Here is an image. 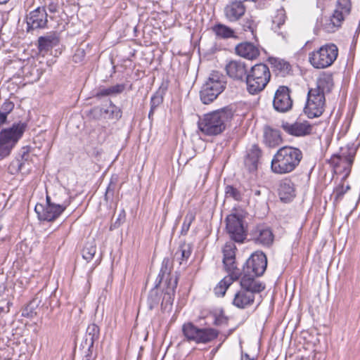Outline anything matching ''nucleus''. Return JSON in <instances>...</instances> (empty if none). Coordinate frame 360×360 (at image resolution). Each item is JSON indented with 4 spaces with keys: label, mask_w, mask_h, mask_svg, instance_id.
I'll return each mask as SVG.
<instances>
[{
    "label": "nucleus",
    "mask_w": 360,
    "mask_h": 360,
    "mask_svg": "<svg viewBox=\"0 0 360 360\" xmlns=\"http://www.w3.org/2000/svg\"><path fill=\"white\" fill-rule=\"evenodd\" d=\"M271 79L269 67L264 63L253 65L246 75V89L248 93L256 95L262 91Z\"/></svg>",
    "instance_id": "20e7f679"
},
{
    "label": "nucleus",
    "mask_w": 360,
    "mask_h": 360,
    "mask_svg": "<svg viewBox=\"0 0 360 360\" xmlns=\"http://www.w3.org/2000/svg\"><path fill=\"white\" fill-rule=\"evenodd\" d=\"M125 89V85L120 84L108 88H101L96 94V97L101 98L110 95L121 94Z\"/></svg>",
    "instance_id": "f704fd0d"
},
{
    "label": "nucleus",
    "mask_w": 360,
    "mask_h": 360,
    "mask_svg": "<svg viewBox=\"0 0 360 360\" xmlns=\"http://www.w3.org/2000/svg\"><path fill=\"white\" fill-rule=\"evenodd\" d=\"M85 57V51L84 49L79 48L76 50L72 59L75 63L82 62Z\"/></svg>",
    "instance_id": "de8ad7c7"
},
{
    "label": "nucleus",
    "mask_w": 360,
    "mask_h": 360,
    "mask_svg": "<svg viewBox=\"0 0 360 360\" xmlns=\"http://www.w3.org/2000/svg\"><path fill=\"white\" fill-rule=\"evenodd\" d=\"M354 159V153H349L347 156L345 157V160L348 164L349 167H351Z\"/></svg>",
    "instance_id": "8fccbe9b"
},
{
    "label": "nucleus",
    "mask_w": 360,
    "mask_h": 360,
    "mask_svg": "<svg viewBox=\"0 0 360 360\" xmlns=\"http://www.w3.org/2000/svg\"><path fill=\"white\" fill-rule=\"evenodd\" d=\"M112 186V184L110 183L108 186V187L107 188V190H106V192H105V198H108V195L110 194H111L112 195H113V190H114V188H111Z\"/></svg>",
    "instance_id": "5fc2aeb1"
},
{
    "label": "nucleus",
    "mask_w": 360,
    "mask_h": 360,
    "mask_svg": "<svg viewBox=\"0 0 360 360\" xmlns=\"http://www.w3.org/2000/svg\"><path fill=\"white\" fill-rule=\"evenodd\" d=\"M17 163H18V168H19V169H20L22 164H21V163H19L18 162Z\"/></svg>",
    "instance_id": "052dcab7"
},
{
    "label": "nucleus",
    "mask_w": 360,
    "mask_h": 360,
    "mask_svg": "<svg viewBox=\"0 0 360 360\" xmlns=\"http://www.w3.org/2000/svg\"><path fill=\"white\" fill-rule=\"evenodd\" d=\"M163 102V94L160 91H158L150 98V107L157 108Z\"/></svg>",
    "instance_id": "37998d69"
},
{
    "label": "nucleus",
    "mask_w": 360,
    "mask_h": 360,
    "mask_svg": "<svg viewBox=\"0 0 360 360\" xmlns=\"http://www.w3.org/2000/svg\"><path fill=\"white\" fill-rule=\"evenodd\" d=\"M191 252L192 247L191 244L186 243L181 244L179 249L175 252L173 265H174L175 262H178L181 265L184 262H185V264H186V260L191 256Z\"/></svg>",
    "instance_id": "c85d7f7f"
},
{
    "label": "nucleus",
    "mask_w": 360,
    "mask_h": 360,
    "mask_svg": "<svg viewBox=\"0 0 360 360\" xmlns=\"http://www.w3.org/2000/svg\"><path fill=\"white\" fill-rule=\"evenodd\" d=\"M251 240L262 247H270L274 242V236L271 229L263 225L257 226L251 232Z\"/></svg>",
    "instance_id": "2eb2a0df"
},
{
    "label": "nucleus",
    "mask_w": 360,
    "mask_h": 360,
    "mask_svg": "<svg viewBox=\"0 0 360 360\" xmlns=\"http://www.w3.org/2000/svg\"><path fill=\"white\" fill-rule=\"evenodd\" d=\"M5 114H0V127L6 122ZM27 128L25 122H19L11 127L4 129L0 132V160L8 157L21 138Z\"/></svg>",
    "instance_id": "7ed1b4c3"
},
{
    "label": "nucleus",
    "mask_w": 360,
    "mask_h": 360,
    "mask_svg": "<svg viewBox=\"0 0 360 360\" xmlns=\"http://www.w3.org/2000/svg\"><path fill=\"white\" fill-rule=\"evenodd\" d=\"M350 0H338L333 15L323 22V29L328 33H333L339 29L345 18L350 14Z\"/></svg>",
    "instance_id": "1a4fd4ad"
},
{
    "label": "nucleus",
    "mask_w": 360,
    "mask_h": 360,
    "mask_svg": "<svg viewBox=\"0 0 360 360\" xmlns=\"http://www.w3.org/2000/svg\"><path fill=\"white\" fill-rule=\"evenodd\" d=\"M282 129L288 134L294 136H306L312 134L313 125L307 121H296L293 123L283 122Z\"/></svg>",
    "instance_id": "dca6fc26"
},
{
    "label": "nucleus",
    "mask_w": 360,
    "mask_h": 360,
    "mask_svg": "<svg viewBox=\"0 0 360 360\" xmlns=\"http://www.w3.org/2000/svg\"><path fill=\"white\" fill-rule=\"evenodd\" d=\"M265 191H266V190L264 188H263L262 190H261V189L252 190V195L255 197H259L260 195H262V193H264Z\"/></svg>",
    "instance_id": "864d4df0"
},
{
    "label": "nucleus",
    "mask_w": 360,
    "mask_h": 360,
    "mask_svg": "<svg viewBox=\"0 0 360 360\" xmlns=\"http://www.w3.org/2000/svg\"><path fill=\"white\" fill-rule=\"evenodd\" d=\"M207 318H211L213 321V325L216 326H227L229 318L224 314L223 309H214L207 313Z\"/></svg>",
    "instance_id": "2f4dec72"
},
{
    "label": "nucleus",
    "mask_w": 360,
    "mask_h": 360,
    "mask_svg": "<svg viewBox=\"0 0 360 360\" xmlns=\"http://www.w3.org/2000/svg\"><path fill=\"white\" fill-rule=\"evenodd\" d=\"M263 137L264 144L269 148L278 146L283 141L280 131L269 126L264 127Z\"/></svg>",
    "instance_id": "b1692460"
},
{
    "label": "nucleus",
    "mask_w": 360,
    "mask_h": 360,
    "mask_svg": "<svg viewBox=\"0 0 360 360\" xmlns=\"http://www.w3.org/2000/svg\"><path fill=\"white\" fill-rule=\"evenodd\" d=\"M255 299V295L240 287L235 294L232 304L238 309H245L253 304Z\"/></svg>",
    "instance_id": "412c9836"
},
{
    "label": "nucleus",
    "mask_w": 360,
    "mask_h": 360,
    "mask_svg": "<svg viewBox=\"0 0 360 360\" xmlns=\"http://www.w3.org/2000/svg\"><path fill=\"white\" fill-rule=\"evenodd\" d=\"M99 327L95 323L89 324L86 328L84 340V344L88 347V350H90L94 347V342L99 338Z\"/></svg>",
    "instance_id": "c756f323"
},
{
    "label": "nucleus",
    "mask_w": 360,
    "mask_h": 360,
    "mask_svg": "<svg viewBox=\"0 0 360 360\" xmlns=\"http://www.w3.org/2000/svg\"><path fill=\"white\" fill-rule=\"evenodd\" d=\"M182 334L187 342L195 344H208L216 340L219 330L211 328H199L191 321L186 322L181 328Z\"/></svg>",
    "instance_id": "39448f33"
},
{
    "label": "nucleus",
    "mask_w": 360,
    "mask_h": 360,
    "mask_svg": "<svg viewBox=\"0 0 360 360\" xmlns=\"http://www.w3.org/2000/svg\"><path fill=\"white\" fill-rule=\"evenodd\" d=\"M291 90L286 86H279L275 92L273 106L279 112H286L292 108L293 101L291 98Z\"/></svg>",
    "instance_id": "4468645a"
},
{
    "label": "nucleus",
    "mask_w": 360,
    "mask_h": 360,
    "mask_svg": "<svg viewBox=\"0 0 360 360\" xmlns=\"http://www.w3.org/2000/svg\"><path fill=\"white\" fill-rule=\"evenodd\" d=\"M278 194L282 201L287 202L295 197L294 184L289 179L283 180L279 186Z\"/></svg>",
    "instance_id": "a878e982"
},
{
    "label": "nucleus",
    "mask_w": 360,
    "mask_h": 360,
    "mask_svg": "<svg viewBox=\"0 0 360 360\" xmlns=\"http://www.w3.org/2000/svg\"><path fill=\"white\" fill-rule=\"evenodd\" d=\"M14 108V104L11 101H6L1 106V109L4 112H0V114H5L7 117L8 115L13 110Z\"/></svg>",
    "instance_id": "09e8293b"
},
{
    "label": "nucleus",
    "mask_w": 360,
    "mask_h": 360,
    "mask_svg": "<svg viewBox=\"0 0 360 360\" xmlns=\"http://www.w3.org/2000/svg\"><path fill=\"white\" fill-rule=\"evenodd\" d=\"M177 283V271H160L155 281V287L158 288L162 285L165 287L166 291L163 297V300H166L167 302L172 304L173 302L172 296L174 295Z\"/></svg>",
    "instance_id": "9d476101"
},
{
    "label": "nucleus",
    "mask_w": 360,
    "mask_h": 360,
    "mask_svg": "<svg viewBox=\"0 0 360 360\" xmlns=\"http://www.w3.org/2000/svg\"><path fill=\"white\" fill-rule=\"evenodd\" d=\"M338 56V49L334 44H327L309 53V60L311 65L317 69L330 66Z\"/></svg>",
    "instance_id": "6e6552de"
},
{
    "label": "nucleus",
    "mask_w": 360,
    "mask_h": 360,
    "mask_svg": "<svg viewBox=\"0 0 360 360\" xmlns=\"http://www.w3.org/2000/svg\"><path fill=\"white\" fill-rule=\"evenodd\" d=\"M226 198H231L237 201H240L242 199L241 193L236 188L232 186H227L225 188Z\"/></svg>",
    "instance_id": "a19ab883"
},
{
    "label": "nucleus",
    "mask_w": 360,
    "mask_h": 360,
    "mask_svg": "<svg viewBox=\"0 0 360 360\" xmlns=\"http://www.w3.org/2000/svg\"><path fill=\"white\" fill-rule=\"evenodd\" d=\"M4 311V308L2 307H0V314H2Z\"/></svg>",
    "instance_id": "bf43d9fd"
},
{
    "label": "nucleus",
    "mask_w": 360,
    "mask_h": 360,
    "mask_svg": "<svg viewBox=\"0 0 360 360\" xmlns=\"http://www.w3.org/2000/svg\"><path fill=\"white\" fill-rule=\"evenodd\" d=\"M244 31H250L252 36H255L256 24L252 19H248L243 25Z\"/></svg>",
    "instance_id": "49530a36"
},
{
    "label": "nucleus",
    "mask_w": 360,
    "mask_h": 360,
    "mask_svg": "<svg viewBox=\"0 0 360 360\" xmlns=\"http://www.w3.org/2000/svg\"><path fill=\"white\" fill-rule=\"evenodd\" d=\"M2 224L0 223V231L1 230Z\"/></svg>",
    "instance_id": "680f3d73"
},
{
    "label": "nucleus",
    "mask_w": 360,
    "mask_h": 360,
    "mask_svg": "<svg viewBox=\"0 0 360 360\" xmlns=\"http://www.w3.org/2000/svg\"><path fill=\"white\" fill-rule=\"evenodd\" d=\"M9 0H0V4H6Z\"/></svg>",
    "instance_id": "13d9d810"
},
{
    "label": "nucleus",
    "mask_w": 360,
    "mask_h": 360,
    "mask_svg": "<svg viewBox=\"0 0 360 360\" xmlns=\"http://www.w3.org/2000/svg\"><path fill=\"white\" fill-rule=\"evenodd\" d=\"M48 15L44 7H38L27 16L28 30L41 29L46 27Z\"/></svg>",
    "instance_id": "a211bd4d"
},
{
    "label": "nucleus",
    "mask_w": 360,
    "mask_h": 360,
    "mask_svg": "<svg viewBox=\"0 0 360 360\" xmlns=\"http://www.w3.org/2000/svg\"><path fill=\"white\" fill-rule=\"evenodd\" d=\"M226 231L229 237L237 243H243L246 238L243 221L236 214H230L226 219Z\"/></svg>",
    "instance_id": "ddd939ff"
},
{
    "label": "nucleus",
    "mask_w": 360,
    "mask_h": 360,
    "mask_svg": "<svg viewBox=\"0 0 360 360\" xmlns=\"http://www.w3.org/2000/svg\"><path fill=\"white\" fill-rule=\"evenodd\" d=\"M333 85L334 84L332 75H323L317 79L316 87L311 88L309 89L316 91L319 94L325 96L326 94L330 92Z\"/></svg>",
    "instance_id": "bb28decb"
},
{
    "label": "nucleus",
    "mask_w": 360,
    "mask_h": 360,
    "mask_svg": "<svg viewBox=\"0 0 360 360\" xmlns=\"http://www.w3.org/2000/svg\"><path fill=\"white\" fill-rule=\"evenodd\" d=\"M245 266L248 270H266L267 258L262 252H255L246 261Z\"/></svg>",
    "instance_id": "4be33fe9"
},
{
    "label": "nucleus",
    "mask_w": 360,
    "mask_h": 360,
    "mask_svg": "<svg viewBox=\"0 0 360 360\" xmlns=\"http://www.w3.org/2000/svg\"><path fill=\"white\" fill-rule=\"evenodd\" d=\"M48 9L50 13H55L58 11V6L53 2H51L48 6Z\"/></svg>",
    "instance_id": "3c124183"
},
{
    "label": "nucleus",
    "mask_w": 360,
    "mask_h": 360,
    "mask_svg": "<svg viewBox=\"0 0 360 360\" xmlns=\"http://www.w3.org/2000/svg\"><path fill=\"white\" fill-rule=\"evenodd\" d=\"M226 77L218 71H212L200 91L201 101L204 104L213 102L225 89Z\"/></svg>",
    "instance_id": "423d86ee"
},
{
    "label": "nucleus",
    "mask_w": 360,
    "mask_h": 360,
    "mask_svg": "<svg viewBox=\"0 0 360 360\" xmlns=\"http://www.w3.org/2000/svg\"><path fill=\"white\" fill-rule=\"evenodd\" d=\"M325 106V96L316 91L309 89L307 94V103L304 108V112L307 117L309 118L320 117L324 111Z\"/></svg>",
    "instance_id": "9b49d317"
},
{
    "label": "nucleus",
    "mask_w": 360,
    "mask_h": 360,
    "mask_svg": "<svg viewBox=\"0 0 360 360\" xmlns=\"http://www.w3.org/2000/svg\"><path fill=\"white\" fill-rule=\"evenodd\" d=\"M69 201L61 202L56 197L46 195V205L37 204L34 210L41 221H52L56 219L69 205Z\"/></svg>",
    "instance_id": "0eeeda50"
},
{
    "label": "nucleus",
    "mask_w": 360,
    "mask_h": 360,
    "mask_svg": "<svg viewBox=\"0 0 360 360\" xmlns=\"http://www.w3.org/2000/svg\"><path fill=\"white\" fill-rule=\"evenodd\" d=\"M235 272L236 271H231V274L225 276L214 288V294L217 297L224 296L229 287L233 283L234 281L238 278Z\"/></svg>",
    "instance_id": "cd10ccee"
},
{
    "label": "nucleus",
    "mask_w": 360,
    "mask_h": 360,
    "mask_svg": "<svg viewBox=\"0 0 360 360\" xmlns=\"http://www.w3.org/2000/svg\"><path fill=\"white\" fill-rule=\"evenodd\" d=\"M271 64L275 71L281 77H285L291 71V65L290 63L283 59L273 58L271 60Z\"/></svg>",
    "instance_id": "72a5a7b5"
},
{
    "label": "nucleus",
    "mask_w": 360,
    "mask_h": 360,
    "mask_svg": "<svg viewBox=\"0 0 360 360\" xmlns=\"http://www.w3.org/2000/svg\"><path fill=\"white\" fill-rule=\"evenodd\" d=\"M58 43V37L53 34L40 37L38 39V48L40 51H48Z\"/></svg>",
    "instance_id": "473e14b6"
},
{
    "label": "nucleus",
    "mask_w": 360,
    "mask_h": 360,
    "mask_svg": "<svg viewBox=\"0 0 360 360\" xmlns=\"http://www.w3.org/2000/svg\"><path fill=\"white\" fill-rule=\"evenodd\" d=\"M227 75L237 81H244L248 75V70L247 64L240 60L229 61L225 66Z\"/></svg>",
    "instance_id": "f3484780"
},
{
    "label": "nucleus",
    "mask_w": 360,
    "mask_h": 360,
    "mask_svg": "<svg viewBox=\"0 0 360 360\" xmlns=\"http://www.w3.org/2000/svg\"><path fill=\"white\" fill-rule=\"evenodd\" d=\"M39 295V293L36 294L34 297L22 309V316L32 319L37 316V309L41 303Z\"/></svg>",
    "instance_id": "7c9ffc66"
},
{
    "label": "nucleus",
    "mask_w": 360,
    "mask_h": 360,
    "mask_svg": "<svg viewBox=\"0 0 360 360\" xmlns=\"http://www.w3.org/2000/svg\"><path fill=\"white\" fill-rule=\"evenodd\" d=\"M236 53L241 57L252 60L259 55V49L250 42H243L236 46Z\"/></svg>",
    "instance_id": "393cba45"
},
{
    "label": "nucleus",
    "mask_w": 360,
    "mask_h": 360,
    "mask_svg": "<svg viewBox=\"0 0 360 360\" xmlns=\"http://www.w3.org/2000/svg\"><path fill=\"white\" fill-rule=\"evenodd\" d=\"M233 110L230 106L205 114L200 117L198 127L205 136H214L222 134L233 117Z\"/></svg>",
    "instance_id": "f257e3e1"
},
{
    "label": "nucleus",
    "mask_w": 360,
    "mask_h": 360,
    "mask_svg": "<svg viewBox=\"0 0 360 360\" xmlns=\"http://www.w3.org/2000/svg\"><path fill=\"white\" fill-rule=\"evenodd\" d=\"M236 247L234 243L227 242L223 248L224 270H238L236 262Z\"/></svg>",
    "instance_id": "aec40b11"
},
{
    "label": "nucleus",
    "mask_w": 360,
    "mask_h": 360,
    "mask_svg": "<svg viewBox=\"0 0 360 360\" xmlns=\"http://www.w3.org/2000/svg\"><path fill=\"white\" fill-rule=\"evenodd\" d=\"M194 219L195 215L192 212H189L185 216L181 230V235L185 236L187 234L190 229L191 224H192Z\"/></svg>",
    "instance_id": "79ce46f5"
},
{
    "label": "nucleus",
    "mask_w": 360,
    "mask_h": 360,
    "mask_svg": "<svg viewBox=\"0 0 360 360\" xmlns=\"http://www.w3.org/2000/svg\"><path fill=\"white\" fill-rule=\"evenodd\" d=\"M234 329H230L226 334L224 335L225 338L229 337L233 332Z\"/></svg>",
    "instance_id": "4d7b16f0"
},
{
    "label": "nucleus",
    "mask_w": 360,
    "mask_h": 360,
    "mask_svg": "<svg viewBox=\"0 0 360 360\" xmlns=\"http://www.w3.org/2000/svg\"><path fill=\"white\" fill-rule=\"evenodd\" d=\"M213 31L217 36L223 39L236 37L234 35V31L232 29L221 24L215 25L213 27Z\"/></svg>",
    "instance_id": "4c0bfd02"
},
{
    "label": "nucleus",
    "mask_w": 360,
    "mask_h": 360,
    "mask_svg": "<svg viewBox=\"0 0 360 360\" xmlns=\"http://www.w3.org/2000/svg\"><path fill=\"white\" fill-rule=\"evenodd\" d=\"M90 116L95 120L104 119L103 108L96 106L89 112Z\"/></svg>",
    "instance_id": "c03bdc74"
},
{
    "label": "nucleus",
    "mask_w": 360,
    "mask_h": 360,
    "mask_svg": "<svg viewBox=\"0 0 360 360\" xmlns=\"http://www.w3.org/2000/svg\"><path fill=\"white\" fill-rule=\"evenodd\" d=\"M264 271H243L240 274V285L245 290H248L254 295L259 294L266 288L264 283L258 280V277L262 276ZM239 278V276H238Z\"/></svg>",
    "instance_id": "f8f14e48"
},
{
    "label": "nucleus",
    "mask_w": 360,
    "mask_h": 360,
    "mask_svg": "<svg viewBox=\"0 0 360 360\" xmlns=\"http://www.w3.org/2000/svg\"><path fill=\"white\" fill-rule=\"evenodd\" d=\"M262 156V150L257 145L252 146L248 151L245 159V165L249 172H255L257 169L259 159Z\"/></svg>",
    "instance_id": "5701e85b"
},
{
    "label": "nucleus",
    "mask_w": 360,
    "mask_h": 360,
    "mask_svg": "<svg viewBox=\"0 0 360 360\" xmlns=\"http://www.w3.org/2000/svg\"><path fill=\"white\" fill-rule=\"evenodd\" d=\"M126 213L124 210H122L118 214L115 221L111 224L110 230L115 229L118 228L122 224H123L125 221Z\"/></svg>",
    "instance_id": "a18cd8bd"
},
{
    "label": "nucleus",
    "mask_w": 360,
    "mask_h": 360,
    "mask_svg": "<svg viewBox=\"0 0 360 360\" xmlns=\"http://www.w3.org/2000/svg\"><path fill=\"white\" fill-rule=\"evenodd\" d=\"M350 188H351L349 185L345 186L343 184H340L338 186H337L333 191L334 201L335 202L340 201L342 199L344 195L349 190H350Z\"/></svg>",
    "instance_id": "ea45409f"
},
{
    "label": "nucleus",
    "mask_w": 360,
    "mask_h": 360,
    "mask_svg": "<svg viewBox=\"0 0 360 360\" xmlns=\"http://www.w3.org/2000/svg\"><path fill=\"white\" fill-rule=\"evenodd\" d=\"M149 300H152V302L150 304V309L153 308V304H157L159 301V300L158 298V295L156 294L155 295V297L153 298V292L150 293V295L149 296Z\"/></svg>",
    "instance_id": "603ef678"
},
{
    "label": "nucleus",
    "mask_w": 360,
    "mask_h": 360,
    "mask_svg": "<svg viewBox=\"0 0 360 360\" xmlns=\"http://www.w3.org/2000/svg\"><path fill=\"white\" fill-rule=\"evenodd\" d=\"M285 12L283 9L277 10L272 20V29L276 31L285 21Z\"/></svg>",
    "instance_id": "58836bf2"
},
{
    "label": "nucleus",
    "mask_w": 360,
    "mask_h": 360,
    "mask_svg": "<svg viewBox=\"0 0 360 360\" xmlns=\"http://www.w3.org/2000/svg\"><path fill=\"white\" fill-rule=\"evenodd\" d=\"M245 11L246 6L244 3L238 0L229 2L224 8L225 16L230 22L238 20Z\"/></svg>",
    "instance_id": "6ab92c4d"
},
{
    "label": "nucleus",
    "mask_w": 360,
    "mask_h": 360,
    "mask_svg": "<svg viewBox=\"0 0 360 360\" xmlns=\"http://www.w3.org/2000/svg\"><path fill=\"white\" fill-rule=\"evenodd\" d=\"M104 119L118 120L122 117V110L112 101H110L109 107L103 108Z\"/></svg>",
    "instance_id": "e433bc0d"
},
{
    "label": "nucleus",
    "mask_w": 360,
    "mask_h": 360,
    "mask_svg": "<svg viewBox=\"0 0 360 360\" xmlns=\"http://www.w3.org/2000/svg\"><path fill=\"white\" fill-rule=\"evenodd\" d=\"M96 252V244L94 238L89 240L83 248L82 257L87 262L93 259Z\"/></svg>",
    "instance_id": "c9c22d12"
},
{
    "label": "nucleus",
    "mask_w": 360,
    "mask_h": 360,
    "mask_svg": "<svg viewBox=\"0 0 360 360\" xmlns=\"http://www.w3.org/2000/svg\"><path fill=\"white\" fill-rule=\"evenodd\" d=\"M156 108H152V107H150V112H149V114H148V117L149 118L151 117V116H153V113H154V111Z\"/></svg>",
    "instance_id": "6e6d98bb"
},
{
    "label": "nucleus",
    "mask_w": 360,
    "mask_h": 360,
    "mask_svg": "<svg viewBox=\"0 0 360 360\" xmlns=\"http://www.w3.org/2000/svg\"><path fill=\"white\" fill-rule=\"evenodd\" d=\"M302 152L297 148L283 146L278 149L271 160V170L278 174L294 171L302 159Z\"/></svg>",
    "instance_id": "f03ea898"
}]
</instances>
